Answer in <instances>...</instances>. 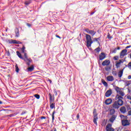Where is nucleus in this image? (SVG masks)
<instances>
[{
	"label": "nucleus",
	"mask_w": 131,
	"mask_h": 131,
	"mask_svg": "<svg viewBox=\"0 0 131 131\" xmlns=\"http://www.w3.org/2000/svg\"><path fill=\"white\" fill-rule=\"evenodd\" d=\"M41 119H46V117H41Z\"/></svg>",
	"instance_id": "obj_44"
},
{
	"label": "nucleus",
	"mask_w": 131,
	"mask_h": 131,
	"mask_svg": "<svg viewBox=\"0 0 131 131\" xmlns=\"http://www.w3.org/2000/svg\"><path fill=\"white\" fill-rule=\"evenodd\" d=\"M130 46H127L126 47V49H128L129 48H130Z\"/></svg>",
	"instance_id": "obj_46"
},
{
	"label": "nucleus",
	"mask_w": 131,
	"mask_h": 131,
	"mask_svg": "<svg viewBox=\"0 0 131 131\" xmlns=\"http://www.w3.org/2000/svg\"><path fill=\"white\" fill-rule=\"evenodd\" d=\"M105 69L106 71H108L109 70V68L108 67H105Z\"/></svg>",
	"instance_id": "obj_42"
},
{
	"label": "nucleus",
	"mask_w": 131,
	"mask_h": 131,
	"mask_svg": "<svg viewBox=\"0 0 131 131\" xmlns=\"http://www.w3.org/2000/svg\"><path fill=\"white\" fill-rule=\"evenodd\" d=\"M10 43H16L17 44V40H11L10 42Z\"/></svg>",
	"instance_id": "obj_29"
},
{
	"label": "nucleus",
	"mask_w": 131,
	"mask_h": 131,
	"mask_svg": "<svg viewBox=\"0 0 131 131\" xmlns=\"http://www.w3.org/2000/svg\"><path fill=\"white\" fill-rule=\"evenodd\" d=\"M54 131H57V129H56V128H54Z\"/></svg>",
	"instance_id": "obj_48"
},
{
	"label": "nucleus",
	"mask_w": 131,
	"mask_h": 131,
	"mask_svg": "<svg viewBox=\"0 0 131 131\" xmlns=\"http://www.w3.org/2000/svg\"><path fill=\"white\" fill-rule=\"evenodd\" d=\"M101 82H102V83H103V84L104 85V86H106V88H107V86H108V83H106V82L105 81V80L101 79Z\"/></svg>",
	"instance_id": "obj_21"
},
{
	"label": "nucleus",
	"mask_w": 131,
	"mask_h": 131,
	"mask_svg": "<svg viewBox=\"0 0 131 131\" xmlns=\"http://www.w3.org/2000/svg\"><path fill=\"white\" fill-rule=\"evenodd\" d=\"M56 113V112L54 111L52 113V120L54 121V119H55V116L54 114Z\"/></svg>",
	"instance_id": "obj_31"
},
{
	"label": "nucleus",
	"mask_w": 131,
	"mask_h": 131,
	"mask_svg": "<svg viewBox=\"0 0 131 131\" xmlns=\"http://www.w3.org/2000/svg\"><path fill=\"white\" fill-rule=\"evenodd\" d=\"M106 79L108 81H113L114 78L112 76H108L107 77Z\"/></svg>",
	"instance_id": "obj_18"
},
{
	"label": "nucleus",
	"mask_w": 131,
	"mask_h": 131,
	"mask_svg": "<svg viewBox=\"0 0 131 131\" xmlns=\"http://www.w3.org/2000/svg\"><path fill=\"white\" fill-rule=\"evenodd\" d=\"M115 119H116V115H113L110 119V122H112V123H113Z\"/></svg>",
	"instance_id": "obj_15"
},
{
	"label": "nucleus",
	"mask_w": 131,
	"mask_h": 131,
	"mask_svg": "<svg viewBox=\"0 0 131 131\" xmlns=\"http://www.w3.org/2000/svg\"><path fill=\"white\" fill-rule=\"evenodd\" d=\"M116 66L117 68H119L120 67V64L122 63V60H119V61H116Z\"/></svg>",
	"instance_id": "obj_14"
},
{
	"label": "nucleus",
	"mask_w": 131,
	"mask_h": 131,
	"mask_svg": "<svg viewBox=\"0 0 131 131\" xmlns=\"http://www.w3.org/2000/svg\"><path fill=\"white\" fill-rule=\"evenodd\" d=\"M115 90L116 92H117L116 100H122L123 99V97H124V95H125L123 89L120 88L118 86H116L115 88Z\"/></svg>",
	"instance_id": "obj_1"
},
{
	"label": "nucleus",
	"mask_w": 131,
	"mask_h": 131,
	"mask_svg": "<svg viewBox=\"0 0 131 131\" xmlns=\"http://www.w3.org/2000/svg\"><path fill=\"white\" fill-rule=\"evenodd\" d=\"M117 50H120V48L118 47V48H117Z\"/></svg>",
	"instance_id": "obj_49"
},
{
	"label": "nucleus",
	"mask_w": 131,
	"mask_h": 131,
	"mask_svg": "<svg viewBox=\"0 0 131 131\" xmlns=\"http://www.w3.org/2000/svg\"><path fill=\"white\" fill-rule=\"evenodd\" d=\"M51 109H54L55 108V103L50 102Z\"/></svg>",
	"instance_id": "obj_26"
},
{
	"label": "nucleus",
	"mask_w": 131,
	"mask_h": 131,
	"mask_svg": "<svg viewBox=\"0 0 131 131\" xmlns=\"http://www.w3.org/2000/svg\"><path fill=\"white\" fill-rule=\"evenodd\" d=\"M95 52H96V53H99V52H100V48H97L95 50Z\"/></svg>",
	"instance_id": "obj_32"
},
{
	"label": "nucleus",
	"mask_w": 131,
	"mask_h": 131,
	"mask_svg": "<svg viewBox=\"0 0 131 131\" xmlns=\"http://www.w3.org/2000/svg\"><path fill=\"white\" fill-rule=\"evenodd\" d=\"M85 31H86L87 33H89V34H91V35H92L93 36H94V35L96 34V32L93 30H89V29H86L85 30Z\"/></svg>",
	"instance_id": "obj_8"
},
{
	"label": "nucleus",
	"mask_w": 131,
	"mask_h": 131,
	"mask_svg": "<svg viewBox=\"0 0 131 131\" xmlns=\"http://www.w3.org/2000/svg\"><path fill=\"white\" fill-rule=\"evenodd\" d=\"M105 103L106 105H110L112 103V99L108 98L105 100Z\"/></svg>",
	"instance_id": "obj_16"
},
{
	"label": "nucleus",
	"mask_w": 131,
	"mask_h": 131,
	"mask_svg": "<svg viewBox=\"0 0 131 131\" xmlns=\"http://www.w3.org/2000/svg\"><path fill=\"white\" fill-rule=\"evenodd\" d=\"M120 111L121 113H125L126 112V108L124 106H122L120 108Z\"/></svg>",
	"instance_id": "obj_17"
},
{
	"label": "nucleus",
	"mask_w": 131,
	"mask_h": 131,
	"mask_svg": "<svg viewBox=\"0 0 131 131\" xmlns=\"http://www.w3.org/2000/svg\"><path fill=\"white\" fill-rule=\"evenodd\" d=\"M110 60H105L102 63V66H107L108 65H110Z\"/></svg>",
	"instance_id": "obj_10"
},
{
	"label": "nucleus",
	"mask_w": 131,
	"mask_h": 131,
	"mask_svg": "<svg viewBox=\"0 0 131 131\" xmlns=\"http://www.w3.org/2000/svg\"><path fill=\"white\" fill-rule=\"evenodd\" d=\"M0 104H3V102H2V101H0Z\"/></svg>",
	"instance_id": "obj_52"
},
{
	"label": "nucleus",
	"mask_w": 131,
	"mask_h": 131,
	"mask_svg": "<svg viewBox=\"0 0 131 131\" xmlns=\"http://www.w3.org/2000/svg\"><path fill=\"white\" fill-rule=\"evenodd\" d=\"M16 54L18 56V57H19V58H20V59H24L23 57H22V55H21V53H20V52L19 51H17L16 52Z\"/></svg>",
	"instance_id": "obj_25"
},
{
	"label": "nucleus",
	"mask_w": 131,
	"mask_h": 131,
	"mask_svg": "<svg viewBox=\"0 0 131 131\" xmlns=\"http://www.w3.org/2000/svg\"><path fill=\"white\" fill-rule=\"evenodd\" d=\"M110 113L111 115H113L115 113V110L114 108H112L110 110Z\"/></svg>",
	"instance_id": "obj_24"
},
{
	"label": "nucleus",
	"mask_w": 131,
	"mask_h": 131,
	"mask_svg": "<svg viewBox=\"0 0 131 131\" xmlns=\"http://www.w3.org/2000/svg\"><path fill=\"white\" fill-rule=\"evenodd\" d=\"M102 125H106V121H103L102 123Z\"/></svg>",
	"instance_id": "obj_37"
},
{
	"label": "nucleus",
	"mask_w": 131,
	"mask_h": 131,
	"mask_svg": "<svg viewBox=\"0 0 131 131\" xmlns=\"http://www.w3.org/2000/svg\"><path fill=\"white\" fill-rule=\"evenodd\" d=\"M24 53L25 58H23V60H24L25 62H29L27 63V65H28V66H29V65H30L29 63H31L32 60L30 58H28V57H27V54H26L25 52H24Z\"/></svg>",
	"instance_id": "obj_5"
},
{
	"label": "nucleus",
	"mask_w": 131,
	"mask_h": 131,
	"mask_svg": "<svg viewBox=\"0 0 131 131\" xmlns=\"http://www.w3.org/2000/svg\"><path fill=\"white\" fill-rule=\"evenodd\" d=\"M116 51H117V49L115 48L114 50L112 51V53H116Z\"/></svg>",
	"instance_id": "obj_34"
},
{
	"label": "nucleus",
	"mask_w": 131,
	"mask_h": 131,
	"mask_svg": "<svg viewBox=\"0 0 131 131\" xmlns=\"http://www.w3.org/2000/svg\"><path fill=\"white\" fill-rule=\"evenodd\" d=\"M94 114V120L93 122L95 124L98 125V123H97V120H98V114H97V110L96 109L94 110L93 112Z\"/></svg>",
	"instance_id": "obj_4"
},
{
	"label": "nucleus",
	"mask_w": 131,
	"mask_h": 131,
	"mask_svg": "<svg viewBox=\"0 0 131 131\" xmlns=\"http://www.w3.org/2000/svg\"><path fill=\"white\" fill-rule=\"evenodd\" d=\"M86 43H87V47L88 48H91V46H92V43H93V41H92V37H91V35L89 34H86Z\"/></svg>",
	"instance_id": "obj_3"
},
{
	"label": "nucleus",
	"mask_w": 131,
	"mask_h": 131,
	"mask_svg": "<svg viewBox=\"0 0 131 131\" xmlns=\"http://www.w3.org/2000/svg\"><path fill=\"white\" fill-rule=\"evenodd\" d=\"M126 55H127V50L124 49L120 53V58L122 59V58H123L124 56H126Z\"/></svg>",
	"instance_id": "obj_6"
},
{
	"label": "nucleus",
	"mask_w": 131,
	"mask_h": 131,
	"mask_svg": "<svg viewBox=\"0 0 131 131\" xmlns=\"http://www.w3.org/2000/svg\"><path fill=\"white\" fill-rule=\"evenodd\" d=\"M106 58V54H105V53L102 52L99 55V59L100 60H103Z\"/></svg>",
	"instance_id": "obj_12"
},
{
	"label": "nucleus",
	"mask_w": 131,
	"mask_h": 131,
	"mask_svg": "<svg viewBox=\"0 0 131 131\" xmlns=\"http://www.w3.org/2000/svg\"><path fill=\"white\" fill-rule=\"evenodd\" d=\"M34 97L35 98H36V99H39V98H40V96H39V95H38V94H35L34 95Z\"/></svg>",
	"instance_id": "obj_30"
},
{
	"label": "nucleus",
	"mask_w": 131,
	"mask_h": 131,
	"mask_svg": "<svg viewBox=\"0 0 131 131\" xmlns=\"http://www.w3.org/2000/svg\"><path fill=\"white\" fill-rule=\"evenodd\" d=\"M128 67L129 69H131V62L128 63Z\"/></svg>",
	"instance_id": "obj_36"
},
{
	"label": "nucleus",
	"mask_w": 131,
	"mask_h": 131,
	"mask_svg": "<svg viewBox=\"0 0 131 131\" xmlns=\"http://www.w3.org/2000/svg\"><path fill=\"white\" fill-rule=\"evenodd\" d=\"M114 59L115 60H118V56H115V57H114Z\"/></svg>",
	"instance_id": "obj_38"
},
{
	"label": "nucleus",
	"mask_w": 131,
	"mask_h": 131,
	"mask_svg": "<svg viewBox=\"0 0 131 131\" xmlns=\"http://www.w3.org/2000/svg\"><path fill=\"white\" fill-rule=\"evenodd\" d=\"M123 105V101L121 99H117V101H115L113 104V107L114 109H118L120 106Z\"/></svg>",
	"instance_id": "obj_2"
},
{
	"label": "nucleus",
	"mask_w": 131,
	"mask_h": 131,
	"mask_svg": "<svg viewBox=\"0 0 131 131\" xmlns=\"http://www.w3.org/2000/svg\"><path fill=\"white\" fill-rule=\"evenodd\" d=\"M122 124L123 125V126H127V125H129L130 123H129V121L127 120V119H126L122 122Z\"/></svg>",
	"instance_id": "obj_9"
},
{
	"label": "nucleus",
	"mask_w": 131,
	"mask_h": 131,
	"mask_svg": "<svg viewBox=\"0 0 131 131\" xmlns=\"http://www.w3.org/2000/svg\"><path fill=\"white\" fill-rule=\"evenodd\" d=\"M120 116L121 118V122H122V121H124V120H126V119H127V116H124V115H121Z\"/></svg>",
	"instance_id": "obj_13"
},
{
	"label": "nucleus",
	"mask_w": 131,
	"mask_h": 131,
	"mask_svg": "<svg viewBox=\"0 0 131 131\" xmlns=\"http://www.w3.org/2000/svg\"><path fill=\"white\" fill-rule=\"evenodd\" d=\"M128 114H129V115H131V111H129L128 112Z\"/></svg>",
	"instance_id": "obj_47"
},
{
	"label": "nucleus",
	"mask_w": 131,
	"mask_h": 131,
	"mask_svg": "<svg viewBox=\"0 0 131 131\" xmlns=\"http://www.w3.org/2000/svg\"><path fill=\"white\" fill-rule=\"evenodd\" d=\"M99 43H100V42H98Z\"/></svg>",
	"instance_id": "obj_53"
},
{
	"label": "nucleus",
	"mask_w": 131,
	"mask_h": 131,
	"mask_svg": "<svg viewBox=\"0 0 131 131\" xmlns=\"http://www.w3.org/2000/svg\"><path fill=\"white\" fill-rule=\"evenodd\" d=\"M49 96H50V103H53V102L55 101V99L53 98V96H52V95L51 94V93H49Z\"/></svg>",
	"instance_id": "obj_22"
},
{
	"label": "nucleus",
	"mask_w": 131,
	"mask_h": 131,
	"mask_svg": "<svg viewBox=\"0 0 131 131\" xmlns=\"http://www.w3.org/2000/svg\"><path fill=\"white\" fill-rule=\"evenodd\" d=\"M50 83H52V81L51 80H49Z\"/></svg>",
	"instance_id": "obj_51"
},
{
	"label": "nucleus",
	"mask_w": 131,
	"mask_h": 131,
	"mask_svg": "<svg viewBox=\"0 0 131 131\" xmlns=\"http://www.w3.org/2000/svg\"><path fill=\"white\" fill-rule=\"evenodd\" d=\"M33 69H34V68L33 67V66H31L28 68L27 70L28 72H31V71H33Z\"/></svg>",
	"instance_id": "obj_23"
},
{
	"label": "nucleus",
	"mask_w": 131,
	"mask_h": 131,
	"mask_svg": "<svg viewBox=\"0 0 131 131\" xmlns=\"http://www.w3.org/2000/svg\"><path fill=\"white\" fill-rule=\"evenodd\" d=\"M56 37H58V38H61V37H60V36L56 35Z\"/></svg>",
	"instance_id": "obj_43"
},
{
	"label": "nucleus",
	"mask_w": 131,
	"mask_h": 131,
	"mask_svg": "<svg viewBox=\"0 0 131 131\" xmlns=\"http://www.w3.org/2000/svg\"><path fill=\"white\" fill-rule=\"evenodd\" d=\"M123 74V70H122L119 72L118 75L119 77H120V78L122 77Z\"/></svg>",
	"instance_id": "obj_20"
},
{
	"label": "nucleus",
	"mask_w": 131,
	"mask_h": 131,
	"mask_svg": "<svg viewBox=\"0 0 131 131\" xmlns=\"http://www.w3.org/2000/svg\"><path fill=\"white\" fill-rule=\"evenodd\" d=\"M15 36L16 37H19V36L20 35V34L19 33V29L16 28L15 29Z\"/></svg>",
	"instance_id": "obj_19"
},
{
	"label": "nucleus",
	"mask_w": 131,
	"mask_h": 131,
	"mask_svg": "<svg viewBox=\"0 0 131 131\" xmlns=\"http://www.w3.org/2000/svg\"><path fill=\"white\" fill-rule=\"evenodd\" d=\"M27 26H28L29 27H31V24H29V23H27Z\"/></svg>",
	"instance_id": "obj_41"
},
{
	"label": "nucleus",
	"mask_w": 131,
	"mask_h": 131,
	"mask_svg": "<svg viewBox=\"0 0 131 131\" xmlns=\"http://www.w3.org/2000/svg\"><path fill=\"white\" fill-rule=\"evenodd\" d=\"M10 117H12V116H13V115H9Z\"/></svg>",
	"instance_id": "obj_50"
},
{
	"label": "nucleus",
	"mask_w": 131,
	"mask_h": 131,
	"mask_svg": "<svg viewBox=\"0 0 131 131\" xmlns=\"http://www.w3.org/2000/svg\"><path fill=\"white\" fill-rule=\"evenodd\" d=\"M111 95H112V90L111 89L107 90L105 93V97H110Z\"/></svg>",
	"instance_id": "obj_11"
},
{
	"label": "nucleus",
	"mask_w": 131,
	"mask_h": 131,
	"mask_svg": "<svg viewBox=\"0 0 131 131\" xmlns=\"http://www.w3.org/2000/svg\"><path fill=\"white\" fill-rule=\"evenodd\" d=\"M30 4H31V1H30L25 2V4L26 6H28L29 5H30Z\"/></svg>",
	"instance_id": "obj_27"
},
{
	"label": "nucleus",
	"mask_w": 131,
	"mask_h": 131,
	"mask_svg": "<svg viewBox=\"0 0 131 131\" xmlns=\"http://www.w3.org/2000/svg\"><path fill=\"white\" fill-rule=\"evenodd\" d=\"M128 79H131V76L130 75L128 76Z\"/></svg>",
	"instance_id": "obj_45"
},
{
	"label": "nucleus",
	"mask_w": 131,
	"mask_h": 131,
	"mask_svg": "<svg viewBox=\"0 0 131 131\" xmlns=\"http://www.w3.org/2000/svg\"><path fill=\"white\" fill-rule=\"evenodd\" d=\"M15 71L17 73H19V67H18V65L17 64L15 66Z\"/></svg>",
	"instance_id": "obj_28"
},
{
	"label": "nucleus",
	"mask_w": 131,
	"mask_h": 131,
	"mask_svg": "<svg viewBox=\"0 0 131 131\" xmlns=\"http://www.w3.org/2000/svg\"><path fill=\"white\" fill-rule=\"evenodd\" d=\"M106 131H114V128L112 127V124H108L105 127Z\"/></svg>",
	"instance_id": "obj_7"
},
{
	"label": "nucleus",
	"mask_w": 131,
	"mask_h": 131,
	"mask_svg": "<svg viewBox=\"0 0 131 131\" xmlns=\"http://www.w3.org/2000/svg\"><path fill=\"white\" fill-rule=\"evenodd\" d=\"M99 39H100V38H94V41H98V40H99Z\"/></svg>",
	"instance_id": "obj_35"
},
{
	"label": "nucleus",
	"mask_w": 131,
	"mask_h": 131,
	"mask_svg": "<svg viewBox=\"0 0 131 131\" xmlns=\"http://www.w3.org/2000/svg\"><path fill=\"white\" fill-rule=\"evenodd\" d=\"M22 53H25V47L23 46L21 49Z\"/></svg>",
	"instance_id": "obj_33"
},
{
	"label": "nucleus",
	"mask_w": 131,
	"mask_h": 131,
	"mask_svg": "<svg viewBox=\"0 0 131 131\" xmlns=\"http://www.w3.org/2000/svg\"><path fill=\"white\" fill-rule=\"evenodd\" d=\"M78 119H79V114L77 115V120H78Z\"/></svg>",
	"instance_id": "obj_40"
},
{
	"label": "nucleus",
	"mask_w": 131,
	"mask_h": 131,
	"mask_svg": "<svg viewBox=\"0 0 131 131\" xmlns=\"http://www.w3.org/2000/svg\"><path fill=\"white\" fill-rule=\"evenodd\" d=\"M21 43H22V42H20V41H17L16 42V44L17 45H21Z\"/></svg>",
	"instance_id": "obj_39"
}]
</instances>
